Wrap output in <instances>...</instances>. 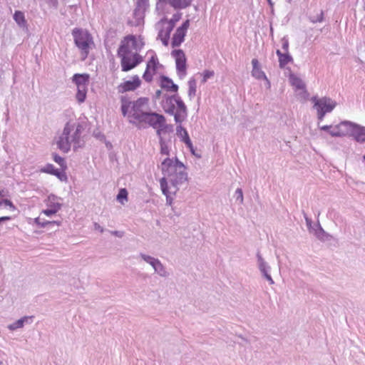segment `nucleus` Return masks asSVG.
<instances>
[{"label":"nucleus","instance_id":"nucleus-53","mask_svg":"<svg viewBox=\"0 0 365 365\" xmlns=\"http://www.w3.org/2000/svg\"><path fill=\"white\" fill-rule=\"evenodd\" d=\"M303 215H304V217L305 219V221H306V223H307V225L309 229H310L311 226H312V220L307 217V214L303 212Z\"/></svg>","mask_w":365,"mask_h":365},{"label":"nucleus","instance_id":"nucleus-48","mask_svg":"<svg viewBox=\"0 0 365 365\" xmlns=\"http://www.w3.org/2000/svg\"><path fill=\"white\" fill-rule=\"evenodd\" d=\"M189 26H190V20L187 19L185 21H184L182 23V24L180 27H178V29L186 32Z\"/></svg>","mask_w":365,"mask_h":365},{"label":"nucleus","instance_id":"nucleus-42","mask_svg":"<svg viewBox=\"0 0 365 365\" xmlns=\"http://www.w3.org/2000/svg\"><path fill=\"white\" fill-rule=\"evenodd\" d=\"M164 29H160L158 32V38H160L162 41V43L164 46H168L170 36L167 35V36H163Z\"/></svg>","mask_w":365,"mask_h":365},{"label":"nucleus","instance_id":"nucleus-30","mask_svg":"<svg viewBox=\"0 0 365 365\" xmlns=\"http://www.w3.org/2000/svg\"><path fill=\"white\" fill-rule=\"evenodd\" d=\"M188 96L190 99H192L196 94V88H197V83L195 79L190 78L188 81Z\"/></svg>","mask_w":365,"mask_h":365},{"label":"nucleus","instance_id":"nucleus-25","mask_svg":"<svg viewBox=\"0 0 365 365\" xmlns=\"http://www.w3.org/2000/svg\"><path fill=\"white\" fill-rule=\"evenodd\" d=\"M61 207V204L59 202H52L49 207L42 210V213L47 216L55 215Z\"/></svg>","mask_w":365,"mask_h":365},{"label":"nucleus","instance_id":"nucleus-51","mask_svg":"<svg viewBox=\"0 0 365 365\" xmlns=\"http://www.w3.org/2000/svg\"><path fill=\"white\" fill-rule=\"evenodd\" d=\"M46 3L50 6L55 9L58 8V0H46Z\"/></svg>","mask_w":365,"mask_h":365},{"label":"nucleus","instance_id":"nucleus-3","mask_svg":"<svg viewBox=\"0 0 365 365\" xmlns=\"http://www.w3.org/2000/svg\"><path fill=\"white\" fill-rule=\"evenodd\" d=\"M162 107L166 113L174 116L176 123H182L187 117V106L178 93L172 96L165 94Z\"/></svg>","mask_w":365,"mask_h":365},{"label":"nucleus","instance_id":"nucleus-58","mask_svg":"<svg viewBox=\"0 0 365 365\" xmlns=\"http://www.w3.org/2000/svg\"><path fill=\"white\" fill-rule=\"evenodd\" d=\"M331 128H332L331 125H323L320 128L321 130L328 132L330 130Z\"/></svg>","mask_w":365,"mask_h":365},{"label":"nucleus","instance_id":"nucleus-45","mask_svg":"<svg viewBox=\"0 0 365 365\" xmlns=\"http://www.w3.org/2000/svg\"><path fill=\"white\" fill-rule=\"evenodd\" d=\"M159 127L162 128L163 129V132L165 133H170L173 131V125H169L166 123V119L165 118V120L163 121V123L160 124Z\"/></svg>","mask_w":365,"mask_h":365},{"label":"nucleus","instance_id":"nucleus-21","mask_svg":"<svg viewBox=\"0 0 365 365\" xmlns=\"http://www.w3.org/2000/svg\"><path fill=\"white\" fill-rule=\"evenodd\" d=\"M186 35V32L179 29L178 28L176 29L175 34H173L171 46L173 48L178 47L180 44L184 41L185 36Z\"/></svg>","mask_w":365,"mask_h":365},{"label":"nucleus","instance_id":"nucleus-46","mask_svg":"<svg viewBox=\"0 0 365 365\" xmlns=\"http://www.w3.org/2000/svg\"><path fill=\"white\" fill-rule=\"evenodd\" d=\"M214 76V71H208V70H206L203 72V78H202V83H205L208 78L212 77Z\"/></svg>","mask_w":365,"mask_h":365},{"label":"nucleus","instance_id":"nucleus-6","mask_svg":"<svg viewBox=\"0 0 365 365\" xmlns=\"http://www.w3.org/2000/svg\"><path fill=\"white\" fill-rule=\"evenodd\" d=\"M164 120L163 115L149 110L135 126L138 129H145L148 127L156 128L163 123Z\"/></svg>","mask_w":365,"mask_h":365},{"label":"nucleus","instance_id":"nucleus-63","mask_svg":"<svg viewBox=\"0 0 365 365\" xmlns=\"http://www.w3.org/2000/svg\"><path fill=\"white\" fill-rule=\"evenodd\" d=\"M343 129L344 130H347V135H350L351 134V130H349V129H348L347 127H343Z\"/></svg>","mask_w":365,"mask_h":365},{"label":"nucleus","instance_id":"nucleus-5","mask_svg":"<svg viewBox=\"0 0 365 365\" xmlns=\"http://www.w3.org/2000/svg\"><path fill=\"white\" fill-rule=\"evenodd\" d=\"M149 110L147 98H140L133 101L128 115L129 123L136 125Z\"/></svg>","mask_w":365,"mask_h":365},{"label":"nucleus","instance_id":"nucleus-47","mask_svg":"<svg viewBox=\"0 0 365 365\" xmlns=\"http://www.w3.org/2000/svg\"><path fill=\"white\" fill-rule=\"evenodd\" d=\"M282 48L284 51V52H288L289 49V41L286 37H283L282 39Z\"/></svg>","mask_w":365,"mask_h":365},{"label":"nucleus","instance_id":"nucleus-35","mask_svg":"<svg viewBox=\"0 0 365 365\" xmlns=\"http://www.w3.org/2000/svg\"><path fill=\"white\" fill-rule=\"evenodd\" d=\"M117 200L119 201L121 204H124V200H128V191L125 188H121L116 197Z\"/></svg>","mask_w":365,"mask_h":365},{"label":"nucleus","instance_id":"nucleus-62","mask_svg":"<svg viewBox=\"0 0 365 365\" xmlns=\"http://www.w3.org/2000/svg\"><path fill=\"white\" fill-rule=\"evenodd\" d=\"M185 2H187V8L189 7L191 4L193 0H184Z\"/></svg>","mask_w":365,"mask_h":365},{"label":"nucleus","instance_id":"nucleus-9","mask_svg":"<svg viewBox=\"0 0 365 365\" xmlns=\"http://www.w3.org/2000/svg\"><path fill=\"white\" fill-rule=\"evenodd\" d=\"M171 55L175 59L176 70L178 76L180 78H184L186 75L187 69L186 57L185 53L181 49H175L172 51Z\"/></svg>","mask_w":365,"mask_h":365},{"label":"nucleus","instance_id":"nucleus-44","mask_svg":"<svg viewBox=\"0 0 365 365\" xmlns=\"http://www.w3.org/2000/svg\"><path fill=\"white\" fill-rule=\"evenodd\" d=\"M149 70L150 69L146 68L143 75V78L148 83H150L153 81V76L154 74L151 73Z\"/></svg>","mask_w":365,"mask_h":365},{"label":"nucleus","instance_id":"nucleus-13","mask_svg":"<svg viewBox=\"0 0 365 365\" xmlns=\"http://www.w3.org/2000/svg\"><path fill=\"white\" fill-rule=\"evenodd\" d=\"M347 128L351 130L350 135L352 136L357 142H365V128L347 120Z\"/></svg>","mask_w":365,"mask_h":365},{"label":"nucleus","instance_id":"nucleus-24","mask_svg":"<svg viewBox=\"0 0 365 365\" xmlns=\"http://www.w3.org/2000/svg\"><path fill=\"white\" fill-rule=\"evenodd\" d=\"M13 17L14 20L20 28L23 29H27V22L25 19L24 14L22 11H16Z\"/></svg>","mask_w":365,"mask_h":365},{"label":"nucleus","instance_id":"nucleus-18","mask_svg":"<svg viewBox=\"0 0 365 365\" xmlns=\"http://www.w3.org/2000/svg\"><path fill=\"white\" fill-rule=\"evenodd\" d=\"M343 127H347V120L341 122L339 124L336 125L331 130L329 131V133L332 137H341L347 135V130H344Z\"/></svg>","mask_w":365,"mask_h":365},{"label":"nucleus","instance_id":"nucleus-26","mask_svg":"<svg viewBox=\"0 0 365 365\" xmlns=\"http://www.w3.org/2000/svg\"><path fill=\"white\" fill-rule=\"evenodd\" d=\"M184 0H168L167 4H169L175 10H180L187 8V4Z\"/></svg>","mask_w":365,"mask_h":365},{"label":"nucleus","instance_id":"nucleus-59","mask_svg":"<svg viewBox=\"0 0 365 365\" xmlns=\"http://www.w3.org/2000/svg\"><path fill=\"white\" fill-rule=\"evenodd\" d=\"M11 220V217L9 216H4L0 217V223L6 221H9Z\"/></svg>","mask_w":365,"mask_h":365},{"label":"nucleus","instance_id":"nucleus-27","mask_svg":"<svg viewBox=\"0 0 365 365\" xmlns=\"http://www.w3.org/2000/svg\"><path fill=\"white\" fill-rule=\"evenodd\" d=\"M87 86H77L76 99L78 103H83L86 98Z\"/></svg>","mask_w":365,"mask_h":365},{"label":"nucleus","instance_id":"nucleus-23","mask_svg":"<svg viewBox=\"0 0 365 365\" xmlns=\"http://www.w3.org/2000/svg\"><path fill=\"white\" fill-rule=\"evenodd\" d=\"M34 222L38 226V227L41 228H44L46 227L53 228V227H59L61 225V222L59 221H48L41 219L40 217L35 218Z\"/></svg>","mask_w":365,"mask_h":365},{"label":"nucleus","instance_id":"nucleus-15","mask_svg":"<svg viewBox=\"0 0 365 365\" xmlns=\"http://www.w3.org/2000/svg\"><path fill=\"white\" fill-rule=\"evenodd\" d=\"M160 87L163 89H165L169 92H173L175 93H178V91L179 88L177 84L174 83L173 80L171 78H170L169 77L163 75L160 77Z\"/></svg>","mask_w":365,"mask_h":365},{"label":"nucleus","instance_id":"nucleus-28","mask_svg":"<svg viewBox=\"0 0 365 365\" xmlns=\"http://www.w3.org/2000/svg\"><path fill=\"white\" fill-rule=\"evenodd\" d=\"M155 272L158 274L161 277H167L168 273L165 270V267L161 263V262L158 259L157 263L153 267Z\"/></svg>","mask_w":365,"mask_h":365},{"label":"nucleus","instance_id":"nucleus-8","mask_svg":"<svg viewBox=\"0 0 365 365\" xmlns=\"http://www.w3.org/2000/svg\"><path fill=\"white\" fill-rule=\"evenodd\" d=\"M121 70L123 72H128L137 66L143 61V57L138 53L135 52L131 56L120 57Z\"/></svg>","mask_w":365,"mask_h":365},{"label":"nucleus","instance_id":"nucleus-40","mask_svg":"<svg viewBox=\"0 0 365 365\" xmlns=\"http://www.w3.org/2000/svg\"><path fill=\"white\" fill-rule=\"evenodd\" d=\"M316 226L317 227L315 230V235L317 237L319 240H323V236L327 235V233L319 223Z\"/></svg>","mask_w":365,"mask_h":365},{"label":"nucleus","instance_id":"nucleus-56","mask_svg":"<svg viewBox=\"0 0 365 365\" xmlns=\"http://www.w3.org/2000/svg\"><path fill=\"white\" fill-rule=\"evenodd\" d=\"M155 129L157 130H156V134L159 137V140H160V138H162V136H161L162 134L165 133L163 132V129L162 128H160V127H157Z\"/></svg>","mask_w":365,"mask_h":365},{"label":"nucleus","instance_id":"nucleus-64","mask_svg":"<svg viewBox=\"0 0 365 365\" xmlns=\"http://www.w3.org/2000/svg\"><path fill=\"white\" fill-rule=\"evenodd\" d=\"M4 190H0V197H4ZM1 204V202H0V205Z\"/></svg>","mask_w":365,"mask_h":365},{"label":"nucleus","instance_id":"nucleus-52","mask_svg":"<svg viewBox=\"0 0 365 365\" xmlns=\"http://www.w3.org/2000/svg\"><path fill=\"white\" fill-rule=\"evenodd\" d=\"M129 108H128V107H125V106H121V112H122V114L123 116H128V115H129Z\"/></svg>","mask_w":365,"mask_h":365},{"label":"nucleus","instance_id":"nucleus-60","mask_svg":"<svg viewBox=\"0 0 365 365\" xmlns=\"http://www.w3.org/2000/svg\"><path fill=\"white\" fill-rule=\"evenodd\" d=\"M111 234L112 235H114L115 236H118L119 237H122V234L119 232V231H112L111 232Z\"/></svg>","mask_w":365,"mask_h":365},{"label":"nucleus","instance_id":"nucleus-10","mask_svg":"<svg viewBox=\"0 0 365 365\" xmlns=\"http://www.w3.org/2000/svg\"><path fill=\"white\" fill-rule=\"evenodd\" d=\"M256 257L257 262V267L261 273L262 277L264 279H265L269 282V284H274V281L273 280L270 274L271 267L262 257L259 251H257Z\"/></svg>","mask_w":365,"mask_h":365},{"label":"nucleus","instance_id":"nucleus-49","mask_svg":"<svg viewBox=\"0 0 365 365\" xmlns=\"http://www.w3.org/2000/svg\"><path fill=\"white\" fill-rule=\"evenodd\" d=\"M316 110H317L318 119L320 120H322L324 115L327 113L325 112L324 110H323L322 108H320V109H316Z\"/></svg>","mask_w":365,"mask_h":365},{"label":"nucleus","instance_id":"nucleus-33","mask_svg":"<svg viewBox=\"0 0 365 365\" xmlns=\"http://www.w3.org/2000/svg\"><path fill=\"white\" fill-rule=\"evenodd\" d=\"M52 155L53 161L58 164L63 170H65L67 168L65 159L58 155L57 153H53Z\"/></svg>","mask_w":365,"mask_h":365},{"label":"nucleus","instance_id":"nucleus-50","mask_svg":"<svg viewBox=\"0 0 365 365\" xmlns=\"http://www.w3.org/2000/svg\"><path fill=\"white\" fill-rule=\"evenodd\" d=\"M164 29L163 36H167V34L168 36H170V33L173 29V26H167V27Z\"/></svg>","mask_w":365,"mask_h":365},{"label":"nucleus","instance_id":"nucleus-14","mask_svg":"<svg viewBox=\"0 0 365 365\" xmlns=\"http://www.w3.org/2000/svg\"><path fill=\"white\" fill-rule=\"evenodd\" d=\"M148 0H137L135 8L133 11L134 17L138 19H143L145 16V11L149 8Z\"/></svg>","mask_w":365,"mask_h":365},{"label":"nucleus","instance_id":"nucleus-29","mask_svg":"<svg viewBox=\"0 0 365 365\" xmlns=\"http://www.w3.org/2000/svg\"><path fill=\"white\" fill-rule=\"evenodd\" d=\"M290 81L292 82V86L296 87L297 89L302 90V89L305 88V85L301 78H299L294 75H291Z\"/></svg>","mask_w":365,"mask_h":365},{"label":"nucleus","instance_id":"nucleus-37","mask_svg":"<svg viewBox=\"0 0 365 365\" xmlns=\"http://www.w3.org/2000/svg\"><path fill=\"white\" fill-rule=\"evenodd\" d=\"M159 143L160 145V153L162 155H169L170 150L168 148V145L165 143V140L163 138H160Z\"/></svg>","mask_w":365,"mask_h":365},{"label":"nucleus","instance_id":"nucleus-39","mask_svg":"<svg viewBox=\"0 0 365 365\" xmlns=\"http://www.w3.org/2000/svg\"><path fill=\"white\" fill-rule=\"evenodd\" d=\"M181 16H182V14L180 13L174 14L173 15L172 19H170L169 21H168V26L173 25V28H174L175 26V23L178 22V21H180V19H181Z\"/></svg>","mask_w":365,"mask_h":365},{"label":"nucleus","instance_id":"nucleus-34","mask_svg":"<svg viewBox=\"0 0 365 365\" xmlns=\"http://www.w3.org/2000/svg\"><path fill=\"white\" fill-rule=\"evenodd\" d=\"M185 145L189 148L190 153L196 156L197 158H201V155L200 154H197L195 153V149L192 145V143L190 138V136H185Z\"/></svg>","mask_w":365,"mask_h":365},{"label":"nucleus","instance_id":"nucleus-32","mask_svg":"<svg viewBox=\"0 0 365 365\" xmlns=\"http://www.w3.org/2000/svg\"><path fill=\"white\" fill-rule=\"evenodd\" d=\"M176 127V135L180 138L181 141L185 143V136H189L187 130L183 128L181 123H178Z\"/></svg>","mask_w":365,"mask_h":365},{"label":"nucleus","instance_id":"nucleus-2","mask_svg":"<svg viewBox=\"0 0 365 365\" xmlns=\"http://www.w3.org/2000/svg\"><path fill=\"white\" fill-rule=\"evenodd\" d=\"M83 130V127L81 123L67 122L56 142L58 148L66 153L71 150V143L73 144L75 151L81 148L83 145V141L81 139Z\"/></svg>","mask_w":365,"mask_h":365},{"label":"nucleus","instance_id":"nucleus-7","mask_svg":"<svg viewBox=\"0 0 365 365\" xmlns=\"http://www.w3.org/2000/svg\"><path fill=\"white\" fill-rule=\"evenodd\" d=\"M140 48L141 47H138V42L135 36L133 35H128L121 41L117 51V55L119 58L131 56L133 53H132L133 49L137 51L138 50H140Z\"/></svg>","mask_w":365,"mask_h":365},{"label":"nucleus","instance_id":"nucleus-4","mask_svg":"<svg viewBox=\"0 0 365 365\" xmlns=\"http://www.w3.org/2000/svg\"><path fill=\"white\" fill-rule=\"evenodd\" d=\"M74 43L80 49L83 59L87 58L89 53L90 46L93 43L91 34L85 29L75 28L72 30Z\"/></svg>","mask_w":365,"mask_h":365},{"label":"nucleus","instance_id":"nucleus-36","mask_svg":"<svg viewBox=\"0 0 365 365\" xmlns=\"http://www.w3.org/2000/svg\"><path fill=\"white\" fill-rule=\"evenodd\" d=\"M140 257L147 263L150 264L153 267L155 266V264L157 263L158 259L153 257L150 255H147L143 253L140 254Z\"/></svg>","mask_w":365,"mask_h":365},{"label":"nucleus","instance_id":"nucleus-17","mask_svg":"<svg viewBox=\"0 0 365 365\" xmlns=\"http://www.w3.org/2000/svg\"><path fill=\"white\" fill-rule=\"evenodd\" d=\"M252 76L257 79H264L267 81V83L269 85V81H268L265 73L262 71L259 67V63L257 58H253L252 60Z\"/></svg>","mask_w":365,"mask_h":365},{"label":"nucleus","instance_id":"nucleus-55","mask_svg":"<svg viewBox=\"0 0 365 365\" xmlns=\"http://www.w3.org/2000/svg\"><path fill=\"white\" fill-rule=\"evenodd\" d=\"M168 0H157L156 9H159L160 6L163 4H167Z\"/></svg>","mask_w":365,"mask_h":365},{"label":"nucleus","instance_id":"nucleus-57","mask_svg":"<svg viewBox=\"0 0 365 365\" xmlns=\"http://www.w3.org/2000/svg\"><path fill=\"white\" fill-rule=\"evenodd\" d=\"M161 95H162V91L160 90H157L154 95V98L155 100H158V99H160Z\"/></svg>","mask_w":365,"mask_h":365},{"label":"nucleus","instance_id":"nucleus-1","mask_svg":"<svg viewBox=\"0 0 365 365\" xmlns=\"http://www.w3.org/2000/svg\"><path fill=\"white\" fill-rule=\"evenodd\" d=\"M185 165L178 158H166L161 163L163 178L160 180L162 192L168 200L170 194H175L178 186L187 180V173Z\"/></svg>","mask_w":365,"mask_h":365},{"label":"nucleus","instance_id":"nucleus-19","mask_svg":"<svg viewBox=\"0 0 365 365\" xmlns=\"http://www.w3.org/2000/svg\"><path fill=\"white\" fill-rule=\"evenodd\" d=\"M276 54L279 57V66L281 68H284L286 65L293 62V58L289 52L282 53L280 50H277Z\"/></svg>","mask_w":365,"mask_h":365},{"label":"nucleus","instance_id":"nucleus-22","mask_svg":"<svg viewBox=\"0 0 365 365\" xmlns=\"http://www.w3.org/2000/svg\"><path fill=\"white\" fill-rule=\"evenodd\" d=\"M72 81L76 86H88L89 83V75L86 73H76L73 76Z\"/></svg>","mask_w":365,"mask_h":365},{"label":"nucleus","instance_id":"nucleus-54","mask_svg":"<svg viewBox=\"0 0 365 365\" xmlns=\"http://www.w3.org/2000/svg\"><path fill=\"white\" fill-rule=\"evenodd\" d=\"M1 203H4L5 205L6 206H9L10 207L14 209V205L13 204V202L10 200H8V199H4L3 200L2 202H1Z\"/></svg>","mask_w":365,"mask_h":365},{"label":"nucleus","instance_id":"nucleus-20","mask_svg":"<svg viewBox=\"0 0 365 365\" xmlns=\"http://www.w3.org/2000/svg\"><path fill=\"white\" fill-rule=\"evenodd\" d=\"M33 318H34L33 316H31V317H28V316L23 317L21 319H19L16 320V322H14V323L9 324L8 326V329L9 330H11V331H14V330H16L17 329L22 328L24 326L25 324L31 323Z\"/></svg>","mask_w":365,"mask_h":365},{"label":"nucleus","instance_id":"nucleus-16","mask_svg":"<svg viewBox=\"0 0 365 365\" xmlns=\"http://www.w3.org/2000/svg\"><path fill=\"white\" fill-rule=\"evenodd\" d=\"M41 171L55 175L61 181L66 180L67 179V176L64 170L61 171L50 163L46 164L43 168H41Z\"/></svg>","mask_w":365,"mask_h":365},{"label":"nucleus","instance_id":"nucleus-61","mask_svg":"<svg viewBox=\"0 0 365 365\" xmlns=\"http://www.w3.org/2000/svg\"><path fill=\"white\" fill-rule=\"evenodd\" d=\"M95 228L96 230H99L101 232H103V228L101 227L97 223H95Z\"/></svg>","mask_w":365,"mask_h":365},{"label":"nucleus","instance_id":"nucleus-31","mask_svg":"<svg viewBox=\"0 0 365 365\" xmlns=\"http://www.w3.org/2000/svg\"><path fill=\"white\" fill-rule=\"evenodd\" d=\"M158 64H159V61H158V57L155 55H154V56H151V58L148 61V62L147 63L146 68L153 69V73H155L157 71Z\"/></svg>","mask_w":365,"mask_h":365},{"label":"nucleus","instance_id":"nucleus-43","mask_svg":"<svg viewBox=\"0 0 365 365\" xmlns=\"http://www.w3.org/2000/svg\"><path fill=\"white\" fill-rule=\"evenodd\" d=\"M120 103L121 106H125V107L128 108H131V106H133V102L130 101L129 98L125 96H121Z\"/></svg>","mask_w":365,"mask_h":365},{"label":"nucleus","instance_id":"nucleus-11","mask_svg":"<svg viewBox=\"0 0 365 365\" xmlns=\"http://www.w3.org/2000/svg\"><path fill=\"white\" fill-rule=\"evenodd\" d=\"M311 101L314 103V108L315 109H320L322 108L327 113L331 112L336 106L335 101L327 97L318 98L317 96H313Z\"/></svg>","mask_w":365,"mask_h":365},{"label":"nucleus","instance_id":"nucleus-41","mask_svg":"<svg viewBox=\"0 0 365 365\" xmlns=\"http://www.w3.org/2000/svg\"><path fill=\"white\" fill-rule=\"evenodd\" d=\"M309 20L312 23L322 22L324 21V11L321 10L320 13L316 16H310Z\"/></svg>","mask_w":365,"mask_h":365},{"label":"nucleus","instance_id":"nucleus-12","mask_svg":"<svg viewBox=\"0 0 365 365\" xmlns=\"http://www.w3.org/2000/svg\"><path fill=\"white\" fill-rule=\"evenodd\" d=\"M140 84L141 81L140 78L138 77V76L135 75L132 77V80L126 81L118 85L117 87L118 92L123 93L128 91H134L140 87Z\"/></svg>","mask_w":365,"mask_h":365},{"label":"nucleus","instance_id":"nucleus-38","mask_svg":"<svg viewBox=\"0 0 365 365\" xmlns=\"http://www.w3.org/2000/svg\"><path fill=\"white\" fill-rule=\"evenodd\" d=\"M234 197L235 198V200L237 202H239L240 204H242L243 203V200H244L243 192H242V190L241 188H237L235 190V195H234Z\"/></svg>","mask_w":365,"mask_h":365}]
</instances>
